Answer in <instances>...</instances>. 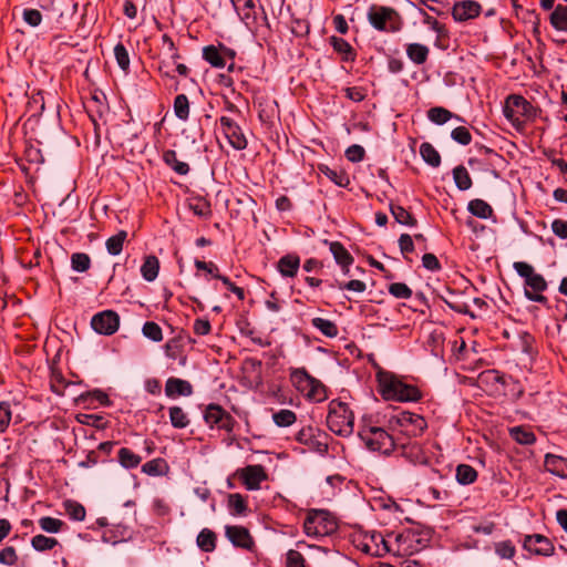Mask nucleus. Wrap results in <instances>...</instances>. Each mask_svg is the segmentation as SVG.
Listing matches in <instances>:
<instances>
[{"label":"nucleus","mask_w":567,"mask_h":567,"mask_svg":"<svg viewBox=\"0 0 567 567\" xmlns=\"http://www.w3.org/2000/svg\"><path fill=\"white\" fill-rule=\"evenodd\" d=\"M351 542L357 549L373 557H383L389 553L404 557L420 549V542L411 532L384 537L375 530H357L351 535Z\"/></svg>","instance_id":"f257e3e1"},{"label":"nucleus","mask_w":567,"mask_h":567,"mask_svg":"<svg viewBox=\"0 0 567 567\" xmlns=\"http://www.w3.org/2000/svg\"><path fill=\"white\" fill-rule=\"evenodd\" d=\"M258 116L261 125L265 128L269 146L268 151L274 148V158L276 152L281 151L280 145V128H281V116L279 103L276 99L270 96H264L260 99L258 104Z\"/></svg>","instance_id":"f03ea898"},{"label":"nucleus","mask_w":567,"mask_h":567,"mask_svg":"<svg viewBox=\"0 0 567 567\" xmlns=\"http://www.w3.org/2000/svg\"><path fill=\"white\" fill-rule=\"evenodd\" d=\"M378 382L380 394L384 400L398 402H417L422 398V392L417 386L404 382L394 373L379 372Z\"/></svg>","instance_id":"7ed1b4c3"},{"label":"nucleus","mask_w":567,"mask_h":567,"mask_svg":"<svg viewBox=\"0 0 567 567\" xmlns=\"http://www.w3.org/2000/svg\"><path fill=\"white\" fill-rule=\"evenodd\" d=\"M516 272L525 279L524 293L525 297L534 302L542 305L547 303V298L543 292L547 289L545 278L535 271L534 267L525 261H516L514 264Z\"/></svg>","instance_id":"20e7f679"},{"label":"nucleus","mask_w":567,"mask_h":567,"mask_svg":"<svg viewBox=\"0 0 567 567\" xmlns=\"http://www.w3.org/2000/svg\"><path fill=\"white\" fill-rule=\"evenodd\" d=\"M503 113L512 125L519 130L525 126L527 121L536 118L537 109L524 96L511 94L505 100Z\"/></svg>","instance_id":"39448f33"},{"label":"nucleus","mask_w":567,"mask_h":567,"mask_svg":"<svg viewBox=\"0 0 567 567\" xmlns=\"http://www.w3.org/2000/svg\"><path fill=\"white\" fill-rule=\"evenodd\" d=\"M327 425L340 436H349L354 429V415L346 402L332 400L328 405Z\"/></svg>","instance_id":"423d86ee"},{"label":"nucleus","mask_w":567,"mask_h":567,"mask_svg":"<svg viewBox=\"0 0 567 567\" xmlns=\"http://www.w3.org/2000/svg\"><path fill=\"white\" fill-rule=\"evenodd\" d=\"M290 382L309 401L322 402L328 398L327 388L319 380L311 377L305 368L291 369Z\"/></svg>","instance_id":"0eeeda50"},{"label":"nucleus","mask_w":567,"mask_h":567,"mask_svg":"<svg viewBox=\"0 0 567 567\" xmlns=\"http://www.w3.org/2000/svg\"><path fill=\"white\" fill-rule=\"evenodd\" d=\"M339 528L337 517L327 509H310L303 522V530L308 536L324 537L334 534Z\"/></svg>","instance_id":"6e6552de"},{"label":"nucleus","mask_w":567,"mask_h":567,"mask_svg":"<svg viewBox=\"0 0 567 567\" xmlns=\"http://www.w3.org/2000/svg\"><path fill=\"white\" fill-rule=\"evenodd\" d=\"M368 20L379 31L398 32L402 28L401 16L391 7L372 6L368 11Z\"/></svg>","instance_id":"1a4fd4ad"},{"label":"nucleus","mask_w":567,"mask_h":567,"mask_svg":"<svg viewBox=\"0 0 567 567\" xmlns=\"http://www.w3.org/2000/svg\"><path fill=\"white\" fill-rule=\"evenodd\" d=\"M359 436L370 451L389 454L394 450L393 437L382 427L362 426Z\"/></svg>","instance_id":"9d476101"},{"label":"nucleus","mask_w":567,"mask_h":567,"mask_svg":"<svg viewBox=\"0 0 567 567\" xmlns=\"http://www.w3.org/2000/svg\"><path fill=\"white\" fill-rule=\"evenodd\" d=\"M293 441L303 446L301 452L306 450L316 452L320 455L328 453V434L312 426H305L293 435Z\"/></svg>","instance_id":"9b49d317"},{"label":"nucleus","mask_w":567,"mask_h":567,"mask_svg":"<svg viewBox=\"0 0 567 567\" xmlns=\"http://www.w3.org/2000/svg\"><path fill=\"white\" fill-rule=\"evenodd\" d=\"M203 417L210 429L217 426L219 430H225L228 433L233 432L237 424L234 416L217 403L208 404L204 410Z\"/></svg>","instance_id":"f8f14e48"},{"label":"nucleus","mask_w":567,"mask_h":567,"mask_svg":"<svg viewBox=\"0 0 567 567\" xmlns=\"http://www.w3.org/2000/svg\"><path fill=\"white\" fill-rule=\"evenodd\" d=\"M42 8L55 14V22L59 30H66L69 23L79 10V1L51 0L48 6H42Z\"/></svg>","instance_id":"ddd939ff"},{"label":"nucleus","mask_w":567,"mask_h":567,"mask_svg":"<svg viewBox=\"0 0 567 567\" xmlns=\"http://www.w3.org/2000/svg\"><path fill=\"white\" fill-rule=\"evenodd\" d=\"M219 127L229 145L236 151H243L247 147V137L239 125V123L233 116L223 115L219 117Z\"/></svg>","instance_id":"4468645a"},{"label":"nucleus","mask_w":567,"mask_h":567,"mask_svg":"<svg viewBox=\"0 0 567 567\" xmlns=\"http://www.w3.org/2000/svg\"><path fill=\"white\" fill-rule=\"evenodd\" d=\"M203 60L216 69H223L226 65V60L234 61L236 58V51L228 48L223 42H218L217 45L208 44L202 50Z\"/></svg>","instance_id":"2eb2a0df"},{"label":"nucleus","mask_w":567,"mask_h":567,"mask_svg":"<svg viewBox=\"0 0 567 567\" xmlns=\"http://www.w3.org/2000/svg\"><path fill=\"white\" fill-rule=\"evenodd\" d=\"M92 329L102 336H112L120 328V316L115 310H103L91 319Z\"/></svg>","instance_id":"dca6fc26"},{"label":"nucleus","mask_w":567,"mask_h":567,"mask_svg":"<svg viewBox=\"0 0 567 567\" xmlns=\"http://www.w3.org/2000/svg\"><path fill=\"white\" fill-rule=\"evenodd\" d=\"M395 419L402 431L410 436H420L427 427V422L422 415L409 411L400 412Z\"/></svg>","instance_id":"f3484780"},{"label":"nucleus","mask_w":567,"mask_h":567,"mask_svg":"<svg viewBox=\"0 0 567 567\" xmlns=\"http://www.w3.org/2000/svg\"><path fill=\"white\" fill-rule=\"evenodd\" d=\"M240 480L241 484L248 491H256L260 488L262 481L267 478V473L262 465H247L238 468L235 473Z\"/></svg>","instance_id":"a211bd4d"},{"label":"nucleus","mask_w":567,"mask_h":567,"mask_svg":"<svg viewBox=\"0 0 567 567\" xmlns=\"http://www.w3.org/2000/svg\"><path fill=\"white\" fill-rule=\"evenodd\" d=\"M85 112L96 130L99 127V120L109 111L106 103V95L100 91H95L89 101L84 104Z\"/></svg>","instance_id":"6ab92c4d"},{"label":"nucleus","mask_w":567,"mask_h":567,"mask_svg":"<svg viewBox=\"0 0 567 567\" xmlns=\"http://www.w3.org/2000/svg\"><path fill=\"white\" fill-rule=\"evenodd\" d=\"M74 403L83 409H94L96 408L95 403L106 408L113 405V401L110 399L109 394L104 390L97 388L79 394L74 399Z\"/></svg>","instance_id":"aec40b11"},{"label":"nucleus","mask_w":567,"mask_h":567,"mask_svg":"<svg viewBox=\"0 0 567 567\" xmlns=\"http://www.w3.org/2000/svg\"><path fill=\"white\" fill-rule=\"evenodd\" d=\"M225 536L237 548L252 550L255 542L249 529L241 525H227Z\"/></svg>","instance_id":"412c9836"},{"label":"nucleus","mask_w":567,"mask_h":567,"mask_svg":"<svg viewBox=\"0 0 567 567\" xmlns=\"http://www.w3.org/2000/svg\"><path fill=\"white\" fill-rule=\"evenodd\" d=\"M523 547L532 554L542 556H551L555 550L553 543L540 534L525 536Z\"/></svg>","instance_id":"4be33fe9"},{"label":"nucleus","mask_w":567,"mask_h":567,"mask_svg":"<svg viewBox=\"0 0 567 567\" xmlns=\"http://www.w3.org/2000/svg\"><path fill=\"white\" fill-rule=\"evenodd\" d=\"M481 10L482 7L478 2L473 0H465L454 4L452 16L454 20L463 22L478 17Z\"/></svg>","instance_id":"5701e85b"},{"label":"nucleus","mask_w":567,"mask_h":567,"mask_svg":"<svg viewBox=\"0 0 567 567\" xmlns=\"http://www.w3.org/2000/svg\"><path fill=\"white\" fill-rule=\"evenodd\" d=\"M194 392L193 385L189 381L171 377L165 383V394L169 399H176L178 396H189Z\"/></svg>","instance_id":"b1692460"},{"label":"nucleus","mask_w":567,"mask_h":567,"mask_svg":"<svg viewBox=\"0 0 567 567\" xmlns=\"http://www.w3.org/2000/svg\"><path fill=\"white\" fill-rule=\"evenodd\" d=\"M187 204L189 210H192L195 216L209 218L213 214L210 200L206 196L196 194L195 192L190 193V196L187 198Z\"/></svg>","instance_id":"393cba45"},{"label":"nucleus","mask_w":567,"mask_h":567,"mask_svg":"<svg viewBox=\"0 0 567 567\" xmlns=\"http://www.w3.org/2000/svg\"><path fill=\"white\" fill-rule=\"evenodd\" d=\"M185 342L195 343L196 341L185 329H181L177 336L168 340L165 344L166 355L175 360L178 354L183 352Z\"/></svg>","instance_id":"a878e982"},{"label":"nucleus","mask_w":567,"mask_h":567,"mask_svg":"<svg viewBox=\"0 0 567 567\" xmlns=\"http://www.w3.org/2000/svg\"><path fill=\"white\" fill-rule=\"evenodd\" d=\"M162 161L167 167L181 176H185L190 172L189 165L186 162L179 161L174 150H164Z\"/></svg>","instance_id":"bb28decb"},{"label":"nucleus","mask_w":567,"mask_h":567,"mask_svg":"<svg viewBox=\"0 0 567 567\" xmlns=\"http://www.w3.org/2000/svg\"><path fill=\"white\" fill-rule=\"evenodd\" d=\"M329 41L333 50L341 55L342 61L353 62L355 60L357 52L347 40L333 35Z\"/></svg>","instance_id":"cd10ccee"},{"label":"nucleus","mask_w":567,"mask_h":567,"mask_svg":"<svg viewBox=\"0 0 567 567\" xmlns=\"http://www.w3.org/2000/svg\"><path fill=\"white\" fill-rule=\"evenodd\" d=\"M159 268V259L155 255H147L143 259L141 275L146 281L152 282L157 278Z\"/></svg>","instance_id":"c85d7f7f"},{"label":"nucleus","mask_w":567,"mask_h":567,"mask_svg":"<svg viewBox=\"0 0 567 567\" xmlns=\"http://www.w3.org/2000/svg\"><path fill=\"white\" fill-rule=\"evenodd\" d=\"M142 472L148 476H164L169 472V465L163 457L153 458L142 465Z\"/></svg>","instance_id":"c756f323"},{"label":"nucleus","mask_w":567,"mask_h":567,"mask_svg":"<svg viewBox=\"0 0 567 567\" xmlns=\"http://www.w3.org/2000/svg\"><path fill=\"white\" fill-rule=\"evenodd\" d=\"M546 470L559 477H567V461L558 455L546 454L545 456Z\"/></svg>","instance_id":"7c9ffc66"},{"label":"nucleus","mask_w":567,"mask_h":567,"mask_svg":"<svg viewBox=\"0 0 567 567\" xmlns=\"http://www.w3.org/2000/svg\"><path fill=\"white\" fill-rule=\"evenodd\" d=\"M548 19L555 30L567 32V6H563V3L556 4Z\"/></svg>","instance_id":"2f4dec72"},{"label":"nucleus","mask_w":567,"mask_h":567,"mask_svg":"<svg viewBox=\"0 0 567 567\" xmlns=\"http://www.w3.org/2000/svg\"><path fill=\"white\" fill-rule=\"evenodd\" d=\"M198 548L204 553H212L216 548L217 535L209 528H203L196 538Z\"/></svg>","instance_id":"473e14b6"},{"label":"nucleus","mask_w":567,"mask_h":567,"mask_svg":"<svg viewBox=\"0 0 567 567\" xmlns=\"http://www.w3.org/2000/svg\"><path fill=\"white\" fill-rule=\"evenodd\" d=\"M27 107L32 112L33 117L41 116L45 109L44 91L33 89L31 95H29Z\"/></svg>","instance_id":"72a5a7b5"},{"label":"nucleus","mask_w":567,"mask_h":567,"mask_svg":"<svg viewBox=\"0 0 567 567\" xmlns=\"http://www.w3.org/2000/svg\"><path fill=\"white\" fill-rule=\"evenodd\" d=\"M430 49L425 44L409 43L406 45V55L415 64L421 65L427 61Z\"/></svg>","instance_id":"f704fd0d"},{"label":"nucleus","mask_w":567,"mask_h":567,"mask_svg":"<svg viewBox=\"0 0 567 567\" xmlns=\"http://www.w3.org/2000/svg\"><path fill=\"white\" fill-rule=\"evenodd\" d=\"M330 251L333 255L337 264L340 265L346 272H348V267L353 262V257L349 254L344 246L339 241H333L330 244Z\"/></svg>","instance_id":"c9c22d12"},{"label":"nucleus","mask_w":567,"mask_h":567,"mask_svg":"<svg viewBox=\"0 0 567 567\" xmlns=\"http://www.w3.org/2000/svg\"><path fill=\"white\" fill-rule=\"evenodd\" d=\"M227 505L233 516H243L248 512L247 496L239 493L229 494Z\"/></svg>","instance_id":"e433bc0d"},{"label":"nucleus","mask_w":567,"mask_h":567,"mask_svg":"<svg viewBox=\"0 0 567 567\" xmlns=\"http://www.w3.org/2000/svg\"><path fill=\"white\" fill-rule=\"evenodd\" d=\"M128 533V528L123 524L113 525L111 528L106 529L102 534V540L104 543H110L112 545H116L126 539Z\"/></svg>","instance_id":"4c0bfd02"},{"label":"nucleus","mask_w":567,"mask_h":567,"mask_svg":"<svg viewBox=\"0 0 567 567\" xmlns=\"http://www.w3.org/2000/svg\"><path fill=\"white\" fill-rule=\"evenodd\" d=\"M468 212L478 218L488 219L493 216L494 210L492 206L483 199L475 198L470 200L467 205Z\"/></svg>","instance_id":"58836bf2"},{"label":"nucleus","mask_w":567,"mask_h":567,"mask_svg":"<svg viewBox=\"0 0 567 567\" xmlns=\"http://www.w3.org/2000/svg\"><path fill=\"white\" fill-rule=\"evenodd\" d=\"M75 420L80 424L89 425L101 431H104L110 426V422L103 415L100 414L79 413L75 416Z\"/></svg>","instance_id":"ea45409f"},{"label":"nucleus","mask_w":567,"mask_h":567,"mask_svg":"<svg viewBox=\"0 0 567 567\" xmlns=\"http://www.w3.org/2000/svg\"><path fill=\"white\" fill-rule=\"evenodd\" d=\"M305 547L309 548L310 546L307 545L305 542H298V549H290L286 553V567H309V565L306 561V558L300 551V549Z\"/></svg>","instance_id":"a19ab883"},{"label":"nucleus","mask_w":567,"mask_h":567,"mask_svg":"<svg viewBox=\"0 0 567 567\" xmlns=\"http://www.w3.org/2000/svg\"><path fill=\"white\" fill-rule=\"evenodd\" d=\"M117 462L122 467L132 470L141 464L142 457L128 447H122L117 452Z\"/></svg>","instance_id":"79ce46f5"},{"label":"nucleus","mask_w":567,"mask_h":567,"mask_svg":"<svg viewBox=\"0 0 567 567\" xmlns=\"http://www.w3.org/2000/svg\"><path fill=\"white\" fill-rule=\"evenodd\" d=\"M319 171L340 187H347L350 183L349 176L342 169L331 168L327 165H320Z\"/></svg>","instance_id":"37998d69"},{"label":"nucleus","mask_w":567,"mask_h":567,"mask_svg":"<svg viewBox=\"0 0 567 567\" xmlns=\"http://www.w3.org/2000/svg\"><path fill=\"white\" fill-rule=\"evenodd\" d=\"M169 422L174 429H185L189 425L190 420L187 413L178 405L168 408Z\"/></svg>","instance_id":"c03bdc74"},{"label":"nucleus","mask_w":567,"mask_h":567,"mask_svg":"<svg viewBox=\"0 0 567 567\" xmlns=\"http://www.w3.org/2000/svg\"><path fill=\"white\" fill-rule=\"evenodd\" d=\"M127 238V231L126 230H118L115 235L111 236L105 241L106 250L112 256H117L123 250L124 241Z\"/></svg>","instance_id":"a18cd8bd"},{"label":"nucleus","mask_w":567,"mask_h":567,"mask_svg":"<svg viewBox=\"0 0 567 567\" xmlns=\"http://www.w3.org/2000/svg\"><path fill=\"white\" fill-rule=\"evenodd\" d=\"M441 298L445 302V305L453 311L462 315H467L470 312L467 303L462 301L460 295L449 290L447 295L441 296Z\"/></svg>","instance_id":"49530a36"},{"label":"nucleus","mask_w":567,"mask_h":567,"mask_svg":"<svg viewBox=\"0 0 567 567\" xmlns=\"http://www.w3.org/2000/svg\"><path fill=\"white\" fill-rule=\"evenodd\" d=\"M420 154L423 161L432 167H439L441 164V155L435 150V147L429 143L424 142L420 145Z\"/></svg>","instance_id":"de8ad7c7"},{"label":"nucleus","mask_w":567,"mask_h":567,"mask_svg":"<svg viewBox=\"0 0 567 567\" xmlns=\"http://www.w3.org/2000/svg\"><path fill=\"white\" fill-rule=\"evenodd\" d=\"M311 324L328 338H336L339 333L337 324L329 319L316 317L311 320Z\"/></svg>","instance_id":"09e8293b"},{"label":"nucleus","mask_w":567,"mask_h":567,"mask_svg":"<svg viewBox=\"0 0 567 567\" xmlns=\"http://www.w3.org/2000/svg\"><path fill=\"white\" fill-rule=\"evenodd\" d=\"M456 481L462 485H468L477 480V471L468 464H460L456 466Z\"/></svg>","instance_id":"8fccbe9b"},{"label":"nucleus","mask_w":567,"mask_h":567,"mask_svg":"<svg viewBox=\"0 0 567 567\" xmlns=\"http://www.w3.org/2000/svg\"><path fill=\"white\" fill-rule=\"evenodd\" d=\"M390 212L396 223L404 225V226H410V227H413L416 225V219L404 207H402L400 205L391 204Z\"/></svg>","instance_id":"3c124183"},{"label":"nucleus","mask_w":567,"mask_h":567,"mask_svg":"<svg viewBox=\"0 0 567 567\" xmlns=\"http://www.w3.org/2000/svg\"><path fill=\"white\" fill-rule=\"evenodd\" d=\"M173 110L175 116L181 121H186L189 117V100L185 94H177L173 102Z\"/></svg>","instance_id":"603ef678"},{"label":"nucleus","mask_w":567,"mask_h":567,"mask_svg":"<svg viewBox=\"0 0 567 567\" xmlns=\"http://www.w3.org/2000/svg\"><path fill=\"white\" fill-rule=\"evenodd\" d=\"M63 507L71 519L76 522L84 520L86 511L81 503L73 499H66L63 502Z\"/></svg>","instance_id":"864d4df0"},{"label":"nucleus","mask_w":567,"mask_h":567,"mask_svg":"<svg viewBox=\"0 0 567 567\" xmlns=\"http://www.w3.org/2000/svg\"><path fill=\"white\" fill-rule=\"evenodd\" d=\"M194 266L197 269V271H205L206 272V279H217L220 280L224 275L219 272L218 266L214 261H205L200 259H195Z\"/></svg>","instance_id":"5fc2aeb1"},{"label":"nucleus","mask_w":567,"mask_h":567,"mask_svg":"<svg viewBox=\"0 0 567 567\" xmlns=\"http://www.w3.org/2000/svg\"><path fill=\"white\" fill-rule=\"evenodd\" d=\"M509 434L515 442L523 445H530L536 441L535 434L523 426L512 427Z\"/></svg>","instance_id":"6e6d98bb"},{"label":"nucleus","mask_w":567,"mask_h":567,"mask_svg":"<svg viewBox=\"0 0 567 567\" xmlns=\"http://www.w3.org/2000/svg\"><path fill=\"white\" fill-rule=\"evenodd\" d=\"M453 178L460 190H467L472 187V178L463 165H458L453 169Z\"/></svg>","instance_id":"4d7b16f0"},{"label":"nucleus","mask_w":567,"mask_h":567,"mask_svg":"<svg viewBox=\"0 0 567 567\" xmlns=\"http://www.w3.org/2000/svg\"><path fill=\"white\" fill-rule=\"evenodd\" d=\"M91 258L85 252H73L71 255V268L76 272H85L91 268Z\"/></svg>","instance_id":"13d9d810"},{"label":"nucleus","mask_w":567,"mask_h":567,"mask_svg":"<svg viewBox=\"0 0 567 567\" xmlns=\"http://www.w3.org/2000/svg\"><path fill=\"white\" fill-rule=\"evenodd\" d=\"M58 540L42 534L35 535L31 539V546L37 551H47L53 549L58 545Z\"/></svg>","instance_id":"bf43d9fd"},{"label":"nucleus","mask_w":567,"mask_h":567,"mask_svg":"<svg viewBox=\"0 0 567 567\" xmlns=\"http://www.w3.org/2000/svg\"><path fill=\"white\" fill-rule=\"evenodd\" d=\"M454 115L451 111L442 106H435L427 111V118L437 125L445 124Z\"/></svg>","instance_id":"052dcab7"},{"label":"nucleus","mask_w":567,"mask_h":567,"mask_svg":"<svg viewBox=\"0 0 567 567\" xmlns=\"http://www.w3.org/2000/svg\"><path fill=\"white\" fill-rule=\"evenodd\" d=\"M114 56H115L118 68L124 73L127 74L130 71V54H128L127 49L125 48V45L122 42H118L114 47Z\"/></svg>","instance_id":"680f3d73"},{"label":"nucleus","mask_w":567,"mask_h":567,"mask_svg":"<svg viewBox=\"0 0 567 567\" xmlns=\"http://www.w3.org/2000/svg\"><path fill=\"white\" fill-rule=\"evenodd\" d=\"M142 332L145 338L154 342H161L163 340L162 328L155 321H146L143 324Z\"/></svg>","instance_id":"e2e57ef3"},{"label":"nucleus","mask_w":567,"mask_h":567,"mask_svg":"<svg viewBox=\"0 0 567 567\" xmlns=\"http://www.w3.org/2000/svg\"><path fill=\"white\" fill-rule=\"evenodd\" d=\"M39 525L44 532L55 534L62 529L64 522L51 516H44L39 519Z\"/></svg>","instance_id":"0e129e2a"},{"label":"nucleus","mask_w":567,"mask_h":567,"mask_svg":"<svg viewBox=\"0 0 567 567\" xmlns=\"http://www.w3.org/2000/svg\"><path fill=\"white\" fill-rule=\"evenodd\" d=\"M24 158L30 164H42L44 157L39 147L34 146L31 142H28L23 152Z\"/></svg>","instance_id":"69168bd1"},{"label":"nucleus","mask_w":567,"mask_h":567,"mask_svg":"<svg viewBox=\"0 0 567 567\" xmlns=\"http://www.w3.org/2000/svg\"><path fill=\"white\" fill-rule=\"evenodd\" d=\"M267 391L269 394L275 396L279 402H284V384L281 375H274L272 379L267 381Z\"/></svg>","instance_id":"338daca9"},{"label":"nucleus","mask_w":567,"mask_h":567,"mask_svg":"<svg viewBox=\"0 0 567 567\" xmlns=\"http://www.w3.org/2000/svg\"><path fill=\"white\" fill-rule=\"evenodd\" d=\"M22 19L28 25L37 28L42 22V13L38 9L25 8L22 12Z\"/></svg>","instance_id":"774afa93"}]
</instances>
